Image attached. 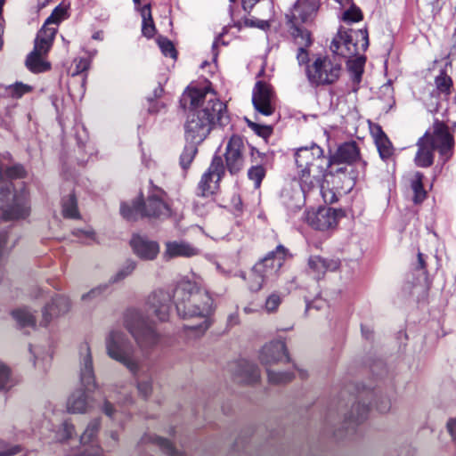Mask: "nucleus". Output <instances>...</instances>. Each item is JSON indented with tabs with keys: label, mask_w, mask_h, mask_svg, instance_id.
<instances>
[{
	"label": "nucleus",
	"mask_w": 456,
	"mask_h": 456,
	"mask_svg": "<svg viewBox=\"0 0 456 456\" xmlns=\"http://www.w3.org/2000/svg\"><path fill=\"white\" fill-rule=\"evenodd\" d=\"M182 102L190 106L183 126L186 142L201 143L216 123L221 126L229 123L226 105L208 87H188Z\"/></svg>",
	"instance_id": "1"
},
{
	"label": "nucleus",
	"mask_w": 456,
	"mask_h": 456,
	"mask_svg": "<svg viewBox=\"0 0 456 456\" xmlns=\"http://www.w3.org/2000/svg\"><path fill=\"white\" fill-rule=\"evenodd\" d=\"M173 297L180 317L200 320L198 325L190 329L204 333L210 327V316L215 311L214 299L199 276L192 274L191 278L184 277L179 281Z\"/></svg>",
	"instance_id": "2"
},
{
	"label": "nucleus",
	"mask_w": 456,
	"mask_h": 456,
	"mask_svg": "<svg viewBox=\"0 0 456 456\" xmlns=\"http://www.w3.org/2000/svg\"><path fill=\"white\" fill-rule=\"evenodd\" d=\"M369 46V37L366 29H346L340 28L330 44L331 52L338 56L348 59L347 69L354 85L358 86L362 81L365 57L361 53Z\"/></svg>",
	"instance_id": "3"
},
{
	"label": "nucleus",
	"mask_w": 456,
	"mask_h": 456,
	"mask_svg": "<svg viewBox=\"0 0 456 456\" xmlns=\"http://www.w3.org/2000/svg\"><path fill=\"white\" fill-rule=\"evenodd\" d=\"M25 174L21 165L12 166L4 172L0 167V208L4 220L25 219L29 216L30 206L26 190L12 194V179L21 178Z\"/></svg>",
	"instance_id": "4"
},
{
	"label": "nucleus",
	"mask_w": 456,
	"mask_h": 456,
	"mask_svg": "<svg viewBox=\"0 0 456 456\" xmlns=\"http://www.w3.org/2000/svg\"><path fill=\"white\" fill-rule=\"evenodd\" d=\"M298 179L304 190H312L321 184L330 167L329 159L323 150L315 143L301 147L295 153Z\"/></svg>",
	"instance_id": "5"
},
{
	"label": "nucleus",
	"mask_w": 456,
	"mask_h": 456,
	"mask_svg": "<svg viewBox=\"0 0 456 456\" xmlns=\"http://www.w3.org/2000/svg\"><path fill=\"white\" fill-rule=\"evenodd\" d=\"M79 379L82 388L74 390L67 402L68 411L73 414H83L88 411L91 405L86 392H93L97 387L91 348L86 342L79 346Z\"/></svg>",
	"instance_id": "6"
},
{
	"label": "nucleus",
	"mask_w": 456,
	"mask_h": 456,
	"mask_svg": "<svg viewBox=\"0 0 456 456\" xmlns=\"http://www.w3.org/2000/svg\"><path fill=\"white\" fill-rule=\"evenodd\" d=\"M417 146L418 151L414 158L415 164L420 167H428L434 162V151L436 150L439 151L444 161L451 157L453 137L449 133L447 126L436 122L433 133L427 132L418 140Z\"/></svg>",
	"instance_id": "7"
},
{
	"label": "nucleus",
	"mask_w": 456,
	"mask_h": 456,
	"mask_svg": "<svg viewBox=\"0 0 456 456\" xmlns=\"http://www.w3.org/2000/svg\"><path fill=\"white\" fill-rule=\"evenodd\" d=\"M318 9V0H297L289 13L286 14L289 35L297 47L312 45L311 32L304 25L313 22Z\"/></svg>",
	"instance_id": "8"
},
{
	"label": "nucleus",
	"mask_w": 456,
	"mask_h": 456,
	"mask_svg": "<svg viewBox=\"0 0 456 456\" xmlns=\"http://www.w3.org/2000/svg\"><path fill=\"white\" fill-rule=\"evenodd\" d=\"M61 12V11L55 8L37 34L34 49L26 59L27 68L34 73L45 72L51 68L50 63L44 60V56L51 49L57 31L56 28L51 27V25H57L60 22Z\"/></svg>",
	"instance_id": "9"
},
{
	"label": "nucleus",
	"mask_w": 456,
	"mask_h": 456,
	"mask_svg": "<svg viewBox=\"0 0 456 456\" xmlns=\"http://www.w3.org/2000/svg\"><path fill=\"white\" fill-rule=\"evenodd\" d=\"M107 355L124 365L131 374H136L140 368V360L136 356V350L126 336L118 328H111L104 339Z\"/></svg>",
	"instance_id": "10"
},
{
	"label": "nucleus",
	"mask_w": 456,
	"mask_h": 456,
	"mask_svg": "<svg viewBox=\"0 0 456 456\" xmlns=\"http://www.w3.org/2000/svg\"><path fill=\"white\" fill-rule=\"evenodd\" d=\"M165 192L161 189L155 190L148 196L146 202L134 201L131 205L122 203L120 213L128 221H135L141 217H167L170 215L168 205L165 201Z\"/></svg>",
	"instance_id": "11"
},
{
	"label": "nucleus",
	"mask_w": 456,
	"mask_h": 456,
	"mask_svg": "<svg viewBox=\"0 0 456 456\" xmlns=\"http://www.w3.org/2000/svg\"><path fill=\"white\" fill-rule=\"evenodd\" d=\"M124 324L143 353H148L159 345V334L141 311L128 310L125 314Z\"/></svg>",
	"instance_id": "12"
},
{
	"label": "nucleus",
	"mask_w": 456,
	"mask_h": 456,
	"mask_svg": "<svg viewBox=\"0 0 456 456\" xmlns=\"http://www.w3.org/2000/svg\"><path fill=\"white\" fill-rule=\"evenodd\" d=\"M342 64L335 58L318 57L306 67V77L313 87L331 86L342 74Z\"/></svg>",
	"instance_id": "13"
},
{
	"label": "nucleus",
	"mask_w": 456,
	"mask_h": 456,
	"mask_svg": "<svg viewBox=\"0 0 456 456\" xmlns=\"http://www.w3.org/2000/svg\"><path fill=\"white\" fill-rule=\"evenodd\" d=\"M287 255L288 249L282 245H278L274 250L270 251L254 265V271L263 275L270 283L274 282Z\"/></svg>",
	"instance_id": "14"
},
{
	"label": "nucleus",
	"mask_w": 456,
	"mask_h": 456,
	"mask_svg": "<svg viewBox=\"0 0 456 456\" xmlns=\"http://www.w3.org/2000/svg\"><path fill=\"white\" fill-rule=\"evenodd\" d=\"M224 174L225 167L222 157L215 155L198 184V194L203 197L214 194L218 190L219 183Z\"/></svg>",
	"instance_id": "15"
},
{
	"label": "nucleus",
	"mask_w": 456,
	"mask_h": 456,
	"mask_svg": "<svg viewBox=\"0 0 456 456\" xmlns=\"http://www.w3.org/2000/svg\"><path fill=\"white\" fill-rule=\"evenodd\" d=\"M245 143L240 135L234 134L227 142L224 159L225 166L231 175L240 173L245 165Z\"/></svg>",
	"instance_id": "16"
},
{
	"label": "nucleus",
	"mask_w": 456,
	"mask_h": 456,
	"mask_svg": "<svg viewBox=\"0 0 456 456\" xmlns=\"http://www.w3.org/2000/svg\"><path fill=\"white\" fill-rule=\"evenodd\" d=\"M252 102L256 111L264 116H271L275 110V94L270 85L257 81L252 93Z\"/></svg>",
	"instance_id": "17"
},
{
	"label": "nucleus",
	"mask_w": 456,
	"mask_h": 456,
	"mask_svg": "<svg viewBox=\"0 0 456 456\" xmlns=\"http://www.w3.org/2000/svg\"><path fill=\"white\" fill-rule=\"evenodd\" d=\"M307 224L315 230L327 231L338 224V212L330 208H322L317 211H308L305 216Z\"/></svg>",
	"instance_id": "18"
},
{
	"label": "nucleus",
	"mask_w": 456,
	"mask_h": 456,
	"mask_svg": "<svg viewBox=\"0 0 456 456\" xmlns=\"http://www.w3.org/2000/svg\"><path fill=\"white\" fill-rule=\"evenodd\" d=\"M170 303L171 295L169 292L162 289L156 290L148 297V312L154 314L160 322L167 321L171 307Z\"/></svg>",
	"instance_id": "19"
},
{
	"label": "nucleus",
	"mask_w": 456,
	"mask_h": 456,
	"mask_svg": "<svg viewBox=\"0 0 456 456\" xmlns=\"http://www.w3.org/2000/svg\"><path fill=\"white\" fill-rule=\"evenodd\" d=\"M259 359L264 365H272L283 359L289 361L286 345L282 341H272L265 345L260 352Z\"/></svg>",
	"instance_id": "20"
},
{
	"label": "nucleus",
	"mask_w": 456,
	"mask_h": 456,
	"mask_svg": "<svg viewBox=\"0 0 456 456\" xmlns=\"http://www.w3.org/2000/svg\"><path fill=\"white\" fill-rule=\"evenodd\" d=\"M300 188L292 186L285 187L281 193V204L289 213H296L301 209L305 204V194L311 190H304L299 182Z\"/></svg>",
	"instance_id": "21"
},
{
	"label": "nucleus",
	"mask_w": 456,
	"mask_h": 456,
	"mask_svg": "<svg viewBox=\"0 0 456 456\" xmlns=\"http://www.w3.org/2000/svg\"><path fill=\"white\" fill-rule=\"evenodd\" d=\"M71 306L69 297L63 295H56L52 298L42 311L43 320L41 324L46 326L53 318L67 314Z\"/></svg>",
	"instance_id": "22"
},
{
	"label": "nucleus",
	"mask_w": 456,
	"mask_h": 456,
	"mask_svg": "<svg viewBox=\"0 0 456 456\" xmlns=\"http://www.w3.org/2000/svg\"><path fill=\"white\" fill-rule=\"evenodd\" d=\"M163 257L169 260L175 257H191L200 255V249L185 240L167 241Z\"/></svg>",
	"instance_id": "23"
},
{
	"label": "nucleus",
	"mask_w": 456,
	"mask_h": 456,
	"mask_svg": "<svg viewBox=\"0 0 456 456\" xmlns=\"http://www.w3.org/2000/svg\"><path fill=\"white\" fill-rule=\"evenodd\" d=\"M130 244L134 254L144 260L154 259L159 252V246L156 241L140 235L133 236Z\"/></svg>",
	"instance_id": "24"
},
{
	"label": "nucleus",
	"mask_w": 456,
	"mask_h": 456,
	"mask_svg": "<svg viewBox=\"0 0 456 456\" xmlns=\"http://www.w3.org/2000/svg\"><path fill=\"white\" fill-rule=\"evenodd\" d=\"M359 157L360 151L355 142H344L329 158L330 167L340 163L353 164L357 161Z\"/></svg>",
	"instance_id": "25"
},
{
	"label": "nucleus",
	"mask_w": 456,
	"mask_h": 456,
	"mask_svg": "<svg viewBox=\"0 0 456 456\" xmlns=\"http://www.w3.org/2000/svg\"><path fill=\"white\" fill-rule=\"evenodd\" d=\"M308 266L315 278L320 279L328 271H337L340 266V262L338 259H328L319 256H312L308 259Z\"/></svg>",
	"instance_id": "26"
},
{
	"label": "nucleus",
	"mask_w": 456,
	"mask_h": 456,
	"mask_svg": "<svg viewBox=\"0 0 456 456\" xmlns=\"http://www.w3.org/2000/svg\"><path fill=\"white\" fill-rule=\"evenodd\" d=\"M372 395L373 393L370 391L366 392L364 395L362 394L359 395L357 397L358 402L352 405L350 413L346 417L345 421L346 425L354 426L363 421L367 418L370 410L369 405H367L365 402L362 403L361 401L369 399L370 397H372Z\"/></svg>",
	"instance_id": "27"
},
{
	"label": "nucleus",
	"mask_w": 456,
	"mask_h": 456,
	"mask_svg": "<svg viewBox=\"0 0 456 456\" xmlns=\"http://www.w3.org/2000/svg\"><path fill=\"white\" fill-rule=\"evenodd\" d=\"M102 411L111 420L122 424L126 418V413L120 404L119 399L110 395L103 399Z\"/></svg>",
	"instance_id": "28"
},
{
	"label": "nucleus",
	"mask_w": 456,
	"mask_h": 456,
	"mask_svg": "<svg viewBox=\"0 0 456 456\" xmlns=\"http://www.w3.org/2000/svg\"><path fill=\"white\" fill-rule=\"evenodd\" d=\"M141 441L142 444H151L157 446L167 456H185L183 452H178L169 440L157 435L145 434Z\"/></svg>",
	"instance_id": "29"
},
{
	"label": "nucleus",
	"mask_w": 456,
	"mask_h": 456,
	"mask_svg": "<svg viewBox=\"0 0 456 456\" xmlns=\"http://www.w3.org/2000/svg\"><path fill=\"white\" fill-rule=\"evenodd\" d=\"M136 380L139 394L148 398L152 393V375L150 370H142L141 367L136 374H132Z\"/></svg>",
	"instance_id": "30"
},
{
	"label": "nucleus",
	"mask_w": 456,
	"mask_h": 456,
	"mask_svg": "<svg viewBox=\"0 0 456 456\" xmlns=\"http://www.w3.org/2000/svg\"><path fill=\"white\" fill-rule=\"evenodd\" d=\"M240 381L250 384L256 383L260 379V370L254 363L243 361L239 364Z\"/></svg>",
	"instance_id": "31"
},
{
	"label": "nucleus",
	"mask_w": 456,
	"mask_h": 456,
	"mask_svg": "<svg viewBox=\"0 0 456 456\" xmlns=\"http://www.w3.org/2000/svg\"><path fill=\"white\" fill-rule=\"evenodd\" d=\"M141 16L142 18V33L144 37L151 38L156 32L155 25L153 22L151 4L143 5L141 10Z\"/></svg>",
	"instance_id": "32"
},
{
	"label": "nucleus",
	"mask_w": 456,
	"mask_h": 456,
	"mask_svg": "<svg viewBox=\"0 0 456 456\" xmlns=\"http://www.w3.org/2000/svg\"><path fill=\"white\" fill-rule=\"evenodd\" d=\"M101 428V419H92L86 426L84 433L80 436V443L83 445L94 444L97 439V435Z\"/></svg>",
	"instance_id": "33"
},
{
	"label": "nucleus",
	"mask_w": 456,
	"mask_h": 456,
	"mask_svg": "<svg viewBox=\"0 0 456 456\" xmlns=\"http://www.w3.org/2000/svg\"><path fill=\"white\" fill-rule=\"evenodd\" d=\"M436 93L449 96L452 87V80L444 70H441L440 74L435 78Z\"/></svg>",
	"instance_id": "34"
},
{
	"label": "nucleus",
	"mask_w": 456,
	"mask_h": 456,
	"mask_svg": "<svg viewBox=\"0 0 456 456\" xmlns=\"http://www.w3.org/2000/svg\"><path fill=\"white\" fill-rule=\"evenodd\" d=\"M198 144L199 143L196 142H187L180 156V165L183 169L186 170L190 167L198 152Z\"/></svg>",
	"instance_id": "35"
},
{
	"label": "nucleus",
	"mask_w": 456,
	"mask_h": 456,
	"mask_svg": "<svg viewBox=\"0 0 456 456\" xmlns=\"http://www.w3.org/2000/svg\"><path fill=\"white\" fill-rule=\"evenodd\" d=\"M62 214L67 218H79L77 202L74 194H69L62 199Z\"/></svg>",
	"instance_id": "36"
},
{
	"label": "nucleus",
	"mask_w": 456,
	"mask_h": 456,
	"mask_svg": "<svg viewBox=\"0 0 456 456\" xmlns=\"http://www.w3.org/2000/svg\"><path fill=\"white\" fill-rule=\"evenodd\" d=\"M423 175L419 172H417L414 175V178L411 181V189L413 191L414 196H413V201L418 204L421 203L427 195L426 191L423 188Z\"/></svg>",
	"instance_id": "37"
},
{
	"label": "nucleus",
	"mask_w": 456,
	"mask_h": 456,
	"mask_svg": "<svg viewBox=\"0 0 456 456\" xmlns=\"http://www.w3.org/2000/svg\"><path fill=\"white\" fill-rule=\"evenodd\" d=\"M12 316L22 327L34 326L36 319L34 314L28 308H19L12 312Z\"/></svg>",
	"instance_id": "38"
},
{
	"label": "nucleus",
	"mask_w": 456,
	"mask_h": 456,
	"mask_svg": "<svg viewBox=\"0 0 456 456\" xmlns=\"http://www.w3.org/2000/svg\"><path fill=\"white\" fill-rule=\"evenodd\" d=\"M136 267V264L133 260H127L118 270V272L110 278V283H118L128 277Z\"/></svg>",
	"instance_id": "39"
},
{
	"label": "nucleus",
	"mask_w": 456,
	"mask_h": 456,
	"mask_svg": "<svg viewBox=\"0 0 456 456\" xmlns=\"http://www.w3.org/2000/svg\"><path fill=\"white\" fill-rule=\"evenodd\" d=\"M375 144L383 160L388 159L394 154V147L387 136L377 138Z\"/></svg>",
	"instance_id": "40"
},
{
	"label": "nucleus",
	"mask_w": 456,
	"mask_h": 456,
	"mask_svg": "<svg viewBox=\"0 0 456 456\" xmlns=\"http://www.w3.org/2000/svg\"><path fill=\"white\" fill-rule=\"evenodd\" d=\"M265 168L260 164H256L248 168V178L254 183V187L256 189H258L261 186L262 181L265 178Z\"/></svg>",
	"instance_id": "41"
},
{
	"label": "nucleus",
	"mask_w": 456,
	"mask_h": 456,
	"mask_svg": "<svg viewBox=\"0 0 456 456\" xmlns=\"http://www.w3.org/2000/svg\"><path fill=\"white\" fill-rule=\"evenodd\" d=\"M268 380L270 383L273 385H282L290 382L294 374L289 371H273L271 370H267Z\"/></svg>",
	"instance_id": "42"
},
{
	"label": "nucleus",
	"mask_w": 456,
	"mask_h": 456,
	"mask_svg": "<svg viewBox=\"0 0 456 456\" xmlns=\"http://www.w3.org/2000/svg\"><path fill=\"white\" fill-rule=\"evenodd\" d=\"M13 385L10 368L0 362V392L8 391Z\"/></svg>",
	"instance_id": "43"
},
{
	"label": "nucleus",
	"mask_w": 456,
	"mask_h": 456,
	"mask_svg": "<svg viewBox=\"0 0 456 456\" xmlns=\"http://www.w3.org/2000/svg\"><path fill=\"white\" fill-rule=\"evenodd\" d=\"M75 433V427L68 420L63 421L56 430L55 439L58 442H64L69 439Z\"/></svg>",
	"instance_id": "44"
},
{
	"label": "nucleus",
	"mask_w": 456,
	"mask_h": 456,
	"mask_svg": "<svg viewBox=\"0 0 456 456\" xmlns=\"http://www.w3.org/2000/svg\"><path fill=\"white\" fill-rule=\"evenodd\" d=\"M17 239L12 240L6 231H0V259L15 247Z\"/></svg>",
	"instance_id": "45"
},
{
	"label": "nucleus",
	"mask_w": 456,
	"mask_h": 456,
	"mask_svg": "<svg viewBox=\"0 0 456 456\" xmlns=\"http://www.w3.org/2000/svg\"><path fill=\"white\" fill-rule=\"evenodd\" d=\"M270 283L263 275L260 273H256L254 271V267L251 270L249 278H248V288L251 291H258L265 285Z\"/></svg>",
	"instance_id": "46"
},
{
	"label": "nucleus",
	"mask_w": 456,
	"mask_h": 456,
	"mask_svg": "<svg viewBox=\"0 0 456 456\" xmlns=\"http://www.w3.org/2000/svg\"><path fill=\"white\" fill-rule=\"evenodd\" d=\"M107 284H101L95 288H93L91 290L81 296V300L84 302L93 301L101 297L107 290Z\"/></svg>",
	"instance_id": "47"
},
{
	"label": "nucleus",
	"mask_w": 456,
	"mask_h": 456,
	"mask_svg": "<svg viewBox=\"0 0 456 456\" xmlns=\"http://www.w3.org/2000/svg\"><path fill=\"white\" fill-rule=\"evenodd\" d=\"M72 234L78 238L82 243L89 244L95 240V234L92 229H74Z\"/></svg>",
	"instance_id": "48"
},
{
	"label": "nucleus",
	"mask_w": 456,
	"mask_h": 456,
	"mask_svg": "<svg viewBox=\"0 0 456 456\" xmlns=\"http://www.w3.org/2000/svg\"><path fill=\"white\" fill-rule=\"evenodd\" d=\"M9 93L12 97L20 98L25 94L32 91V87L21 82H17L9 87Z\"/></svg>",
	"instance_id": "49"
},
{
	"label": "nucleus",
	"mask_w": 456,
	"mask_h": 456,
	"mask_svg": "<svg viewBox=\"0 0 456 456\" xmlns=\"http://www.w3.org/2000/svg\"><path fill=\"white\" fill-rule=\"evenodd\" d=\"M159 45L162 52V53L165 56L175 59L176 58V50L173 45V43L167 39V38H161L159 40Z\"/></svg>",
	"instance_id": "50"
},
{
	"label": "nucleus",
	"mask_w": 456,
	"mask_h": 456,
	"mask_svg": "<svg viewBox=\"0 0 456 456\" xmlns=\"http://www.w3.org/2000/svg\"><path fill=\"white\" fill-rule=\"evenodd\" d=\"M281 303V297L278 293H272L265 300V308L268 313L275 312Z\"/></svg>",
	"instance_id": "51"
},
{
	"label": "nucleus",
	"mask_w": 456,
	"mask_h": 456,
	"mask_svg": "<svg viewBox=\"0 0 456 456\" xmlns=\"http://www.w3.org/2000/svg\"><path fill=\"white\" fill-rule=\"evenodd\" d=\"M362 19V12L359 8L355 6L350 7L343 13V20L347 22H357L360 21Z\"/></svg>",
	"instance_id": "52"
},
{
	"label": "nucleus",
	"mask_w": 456,
	"mask_h": 456,
	"mask_svg": "<svg viewBox=\"0 0 456 456\" xmlns=\"http://www.w3.org/2000/svg\"><path fill=\"white\" fill-rule=\"evenodd\" d=\"M248 126L256 134H258L259 136L263 137V138H267L269 137L272 133H273V130H272V127L269 126H262V125H258L256 123H254V122H251L249 120H248Z\"/></svg>",
	"instance_id": "53"
},
{
	"label": "nucleus",
	"mask_w": 456,
	"mask_h": 456,
	"mask_svg": "<svg viewBox=\"0 0 456 456\" xmlns=\"http://www.w3.org/2000/svg\"><path fill=\"white\" fill-rule=\"evenodd\" d=\"M374 406L379 412L385 413L390 410L391 402L387 397L380 396L375 399Z\"/></svg>",
	"instance_id": "54"
},
{
	"label": "nucleus",
	"mask_w": 456,
	"mask_h": 456,
	"mask_svg": "<svg viewBox=\"0 0 456 456\" xmlns=\"http://www.w3.org/2000/svg\"><path fill=\"white\" fill-rule=\"evenodd\" d=\"M67 456H104L103 450L96 444L95 446H92L89 449L84 450L80 453H76L74 455H67Z\"/></svg>",
	"instance_id": "55"
},
{
	"label": "nucleus",
	"mask_w": 456,
	"mask_h": 456,
	"mask_svg": "<svg viewBox=\"0 0 456 456\" xmlns=\"http://www.w3.org/2000/svg\"><path fill=\"white\" fill-rule=\"evenodd\" d=\"M20 451L19 446H7V444L0 439V456H12Z\"/></svg>",
	"instance_id": "56"
},
{
	"label": "nucleus",
	"mask_w": 456,
	"mask_h": 456,
	"mask_svg": "<svg viewBox=\"0 0 456 456\" xmlns=\"http://www.w3.org/2000/svg\"><path fill=\"white\" fill-rule=\"evenodd\" d=\"M244 24L247 27H256L261 29H266L269 28V23L266 20H256L254 18H246Z\"/></svg>",
	"instance_id": "57"
},
{
	"label": "nucleus",
	"mask_w": 456,
	"mask_h": 456,
	"mask_svg": "<svg viewBox=\"0 0 456 456\" xmlns=\"http://www.w3.org/2000/svg\"><path fill=\"white\" fill-rule=\"evenodd\" d=\"M74 62L76 65V69L73 73V76L80 74L89 68V61L86 58L75 59Z\"/></svg>",
	"instance_id": "58"
},
{
	"label": "nucleus",
	"mask_w": 456,
	"mask_h": 456,
	"mask_svg": "<svg viewBox=\"0 0 456 456\" xmlns=\"http://www.w3.org/2000/svg\"><path fill=\"white\" fill-rule=\"evenodd\" d=\"M308 47H297V60L298 64L304 65L309 61Z\"/></svg>",
	"instance_id": "59"
},
{
	"label": "nucleus",
	"mask_w": 456,
	"mask_h": 456,
	"mask_svg": "<svg viewBox=\"0 0 456 456\" xmlns=\"http://www.w3.org/2000/svg\"><path fill=\"white\" fill-rule=\"evenodd\" d=\"M417 268L422 271L423 275L427 274L425 256L420 252L418 253Z\"/></svg>",
	"instance_id": "60"
},
{
	"label": "nucleus",
	"mask_w": 456,
	"mask_h": 456,
	"mask_svg": "<svg viewBox=\"0 0 456 456\" xmlns=\"http://www.w3.org/2000/svg\"><path fill=\"white\" fill-rule=\"evenodd\" d=\"M356 165H357V168H358L357 169L358 174L363 177L366 174L367 162L359 158L356 161Z\"/></svg>",
	"instance_id": "61"
},
{
	"label": "nucleus",
	"mask_w": 456,
	"mask_h": 456,
	"mask_svg": "<svg viewBox=\"0 0 456 456\" xmlns=\"http://www.w3.org/2000/svg\"><path fill=\"white\" fill-rule=\"evenodd\" d=\"M447 429L452 439L456 441V418L447 423Z\"/></svg>",
	"instance_id": "62"
},
{
	"label": "nucleus",
	"mask_w": 456,
	"mask_h": 456,
	"mask_svg": "<svg viewBox=\"0 0 456 456\" xmlns=\"http://www.w3.org/2000/svg\"><path fill=\"white\" fill-rule=\"evenodd\" d=\"M371 134L374 137L375 142H377V138L387 136L386 134L381 129V127L378 125L371 128Z\"/></svg>",
	"instance_id": "63"
},
{
	"label": "nucleus",
	"mask_w": 456,
	"mask_h": 456,
	"mask_svg": "<svg viewBox=\"0 0 456 456\" xmlns=\"http://www.w3.org/2000/svg\"><path fill=\"white\" fill-rule=\"evenodd\" d=\"M149 101L151 102L148 109L149 112L150 113L159 112V103L153 102V98H151V97L149 98Z\"/></svg>",
	"instance_id": "64"
}]
</instances>
